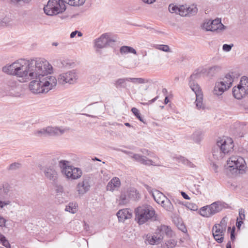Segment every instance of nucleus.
Segmentation results:
<instances>
[{"instance_id":"1","label":"nucleus","mask_w":248,"mask_h":248,"mask_svg":"<svg viewBox=\"0 0 248 248\" xmlns=\"http://www.w3.org/2000/svg\"><path fill=\"white\" fill-rule=\"evenodd\" d=\"M2 71L10 75L29 79L46 73H51L52 66L43 58L31 60L21 59L3 67Z\"/></svg>"},{"instance_id":"2","label":"nucleus","mask_w":248,"mask_h":248,"mask_svg":"<svg viewBox=\"0 0 248 248\" xmlns=\"http://www.w3.org/2000/svg\"><path fill=\"white\" fill-rule=\"evenodd\" d=\"M48 73L40 75L36 80L31 81L29 84L30 90L34 93H47L55 87L57 80L55 77L47 75Z\"/></svg>"},{"instance_id":"3","label":"nucleus","mask_w":248,"mask_h":248,"mask_svg":"<svg viewBox=\"0 0 248 248\" xmlns=\"http://www.w3.org/2000/svg\"><path fill=\"white\" fill-rule=\"evenodd\" d=\"M86 0H49L44 7V12L48 16L56 15L66 9L65 3L73 6L83 5Z\"/></svg>"},{"instance_id":"4","label":"nucleus","mask_w":248,"mask_h":248,"mask_svg":"<svg viewBox=\"0 0 248 248\" xmlns=\"http://www.w3.org/2000/svg\"><path fill=\"white\" fill-rule=\"evenodd\" d=\"M135 221L142 225L150 220H155V212L150 205L139 206L135 210Z\"/></svg>"},{"instance_id":"5","label":"nucleus","mask_w":248,"mask_h":248,"mask_svg":"<svg viewBox=\"0 0 248 248\" xmlns=\"http://www.w3.org/2000/svg\"><path fill=\"white\" fill-rule=\"evenodd\" d=\"M200 77V74L198 72L194 73L192 74L189 78V86L196 95V99L195 103L196 108L198 109H203L204 106L202 103V93L200 87L195 81L196 79L199 78Z\"/></svg>"},{"instance_id":"6","label":"nucleus","mask_w":248,"mask_h":248,"mask_svg":"<svg viewBox=\"0 0 248 248\" xmlns=\"http://www.w3.org/2000/svg\"><path fill=\"white\" fill-rule=\"evenodd\" d=\"M228 207V205L224 202L217 201L209 205L201 208L200 214L204 217H209Z\"/></svg>"},{"instance_id":"7","label":"nucleus","mask_w":248,"mask_h":248,"mask_svg":"<svg viewBox=\"0 0 248 248\" xmlns=\"http://www.w3.org/2000/svg\"><path fill=\"white\" fill-rule=\"evenodd\" d=\"M234 75L233 73H229L221 78V81L216 82L213 93L217 95H221L225 91L232 86L233 81Z\"/></svg>"},{"instance_id":"8","label":"nucleus","mask_w":248,"mask_h":248,"mask_svg":"<svg viewBox=\"0 0 248 248\" xmlns=\"http://www.w3.org/2000/svg\"><path fill=\"white\" fill-rule=\"evenodd\" d=\"M227 165L230 168V171L234 173H242L246 168V162L244 159L237 155L232 156L227 160Z\"/></svg>"},{"instance_id":"9","label":"nucleus","mask_w":248,"mask_h":248,"mask_svg":"<svg viewBox=\"0 0 248 248\" xmlns=\"http://www.w3.org/2000/svg\"><path fill=\"white\" fill-rule=\"evenodd\" d=\"M78 75L75 70H72L60 74L58 78V82L62 85L66 83L74 84L77 82Z\"/></svg>"},{"instance_id":"10","label":"nucleus","mask_w":248,"mask_h":248,"mask_svg":"<svg viewBox=\"0 0 248 248\" xmlns=\"http://www.w3.org/2000/svg\"><path fill=\"white\" fill-rule=\"evenodd\" d=\"M131 82L134 84H143L147 82L143 78H120L115 81L114 85L117 89L124 88L127 89L130 86L128 82Z\"/></svg>"},{"instance_id":"11","label":"nucleus","mask_w":248,"mask_h":248,"mask_svg":"<svg viewBox=\"0 0 248 248\" xmlns=\"http://www.w3.org/2000/svg\"><path fill=\"white\" fill-rule=\"evenodd\" d=\"M115 42V40L111 37L110 33H105L94 40V46L98 48H103L112 46Z\"/></svg>"},{"instance_id":"12","label":"nucleus","mask_w":248,"mask_h":248,"mask_svg":"<svg viewBox=\"0 0 248 248\" xmlns=\"http://www.w3.org/2000/svg\"><path fill=\"white\" fill-rule=\"evenodd\" d=\"M43 171L45 177L49 181L53 182L57 181L58 179V170L57 167L53 164L46 165Z\"/></svg>"},{"instance_id":"13","label":"nucleus","mask_w":248,"mask_h":248,"mask_svg":"<svg viewBox=\"0 0 248 248\" xmlns=\"http://www.w3.org/2000/svg\"><path fill=\"white\" fill-rule=\"evenodd\" d=\"M124 153L128 154L129 156L135 160L140 163L146 166H160L159 164L156 163L155 161H154L151 159H148L146 156L140 155L137 154H133L132 152L124 151Z\"/></svg>"},{"instance_id":"14","label":"nucleus","mask_w":248,"mask_h":248,"mask_svg":"<svg viewBox=\"0 0 248 248\" xmlns=\"http://www.w3.org/2000/svg\"><path fill=\"white\" fill-rule=\"evenodd\" d=\"M91 187L90 178L87 176H84L82 180L78 184L76 190L80 195H83L89 191Z\"/></svg>"},{"instance_id":"15","label":"nucleus","mask_w":248,"mask_h":248,"mask_svg":"<svg viewBox=\"0 0 248 248\" xmlns=\"http://www.w3.org/2000/svg\"><path fill=\"white\" fill-rule=\"evenodd\" d=\"M219 144V147L222 148L221 150L225 152L226 155H229L233 150V142L231 138H227L222 139L217 141Z\"/></svg>"},{"instance_id":"16","label":"nucleus","mask_w":248,"mask_h":248,"mask_svg":"<svg viewBox=\"0 0 248 248\" xmlns=\"http://www.w3.org/2000/svg\"><path fill=\"white\" fill-rule=\"evenodd\" d=\"M157 233L162 234L164 237V235H166L168 237L172 238L175 233L171 230V228L169 226L161 225L157 227L156 230Z\"/></svg>"},{"instance_id":"17","label":"nucleus","mask_w":248,"mask_h":248,"mask_svg":"<svg viewBox=\"0 0 248 248\" xmlns=\"http://www.w3.org/2000/svg\"><path fill=\"white\" fill-rule=\"evenodd\" d=\"M82 174L81 170L78 168H76L72 166L69 171H67L66 176L67 179L71 180H76L79 178Z\"/></svg>"},{"instance_id":"18","label":"nucleus","mask_w":248,"mask_h":248,"mask_svg":"<svg viewBox=\"0 0 248 248\" xmlns=\"http://www.w3.org/2000/svg\"><path fill=\"white\" fill-rule=\"evenodd\" d=\"M120 186L121 181L120 179L117 177H115L108 183L106 189L108 191L113 192L114 190H118Z\"/></svg>"},{"instance_id":"19","label":"nucleus","mask_w":248,"mask_h":248,"mask_svg":"<svg viewBox=\"0 0 248 248\" xmlns=\"http://www.w3.org/2000/svg\"><path fill=\"white\" fill-rule=\"evenodd\" d=\"M58 166L61 169V172L65 177L67 175V171H69L73 166L71 165L70 161L63 159L59 161Z\"/></svg>"},{"instance_id":"20","label":"nucleus","mask_w":248,"mask_h":248,"mask_svg":"<svg viewBox=\"0 0 248 248\" xmlns=\"http://www.w3.org/2000/svg\"><path fill=\"white\" fill-rule=\"evenodd\" d=\"M219 147V144H218L217 142L216 145L214 147L213 149V156L215 159L220 160L223 158L226 155L225 152H224Z\"/></svg>"},{"instance_id":"21","label":"nucleus","mask_w":248,"mask_h":248,"mask_svg":"<svg viewBox=\"0 0 248 248\" xmlns=\"http://www.w3.org/2000/svg\"><path fill=\"white\" fill-rule=\"evenodd\" d=\"M117 216L120 221L124 222L127 219L132 217V213L128 209H123L119 210L117 213Z\"/></svg>"},{"instance_id":"22","label":"nucleus","mask_w":248,"mask_h":248,"mask_svg":"<svg viewBox=\"0 0 248 248\" xmlns=\"http://www.w3.org/2000/svg\"><path fill=\"white\" fill-rule=\"evenodd\" d=\"M47 136H58L63 134L65 130L58 127L47 126Z\"/></svg>"},{"instance_id":"23","label":"nucleus","mask_w":248,"mask_h":248,"mask_svg":"<svg viewBox=\"0 0 248 248\" xmlns=\"http://www.w3.org/2000/svg\"><path fill=\"white\" fill-rule=\"evenodd\" d=\"M232 94L235 98L241 99L248 94V92L237 85V86H235L233 88Z\"/></svg>"},{"instance_id":"24","label":"nucleus","mask_w":248,"mask_h":248,"mask_svg":"<svg viewBox=\"0 0 248 248\" xmlns=\"http://www.w3.org/2000/svg\"><path fill=\"white\" fill-rule=\"evenodd\" d=\"M232 94L235 98L241 99L248 94V92L237 85V86H235L233 88Z\"/></svg>"},{"instance_id":"25","label":"nucleus","mask_w":248,"mask_h":248,"mask_svg":"<svg viewBox=\"0 0 248 248\" xmlns=\"http://www.w3.org/2000/svg\"><path fill=\"white\" fill-rule=\"evenodd\" d=\"M169 11L171 13H176L181 16L186 14L184 11L185 7L183 5L177 6L173 4H170L169 6Z\"/></svg>"},{"instance_id":"26","label":"nucleus","mask_w":248,"mask_h":248,"mask_svg":"<svg viewBox=\"0 0 248 248\" xmlns=\"http://www.w3.org/2000/svg\"><path fill=\"white\" fill-rule=\"evenodd\" d=\"M211 27V31H222L226 29V26L221 23V19L219 18L212 20Z\"/></svg>"},{"instance_id":"27","label":"nucleus","mask_w":248,"mask_h":248,"mask_svg":"<svg viewBox=\"0 0 248 248\" xmlns=\"http://www.w3.org/2000/svg\"><path fill=\"white\" fill-rule=\"evenodd\" d=\"M152 195L155 201L159 204L164 201L166 198L162 192L157 190H155L152 191Z\"/></svg>"},{"instance_id":"28","label":"nucleus","mask_w":248,"mask_h":248,"mask_svg":"<svg viewBox=\"0 0 248 248\" xmlns=\"http://www.w3.org/2000/svg\"><path fill=\"white\" fill-rule=\"evenodd\" d=\"M163 239V236L162 234H159L156 231V235L153 236H149L147 237L148 242L151 245L157 244L161 242Z\"/></svg>"},{"instance_id":"29","label":"nucleus","mask_w":248,"mask_h":248,"mask_svg":"<svg viewBox=\"0 0 248 248\" xmlns=\"http://www.w3.org/2000/svg\"><path fill=\"white\" fill-rule=\"evenodd\" d=\"M221 66L218 65L210 67L207 70V75L209 77H214L221 70Z\"/></svg>"},{"instance_id":"30","label":"nucleus","mask_w":248,"mask_h":248,"mask_svg":"<svg viewBox=\"0 0 248 248\" xmlns=\"http://www.w3.org/2000/svg\"><path fill=\"white\" fill-rule=\"evenodd\" d=\"M185 7V11L186 15L182 16H186L188 15H193L195 14L198 11V9L195 5H192L190 6L187 5H184Z\"/></svg>"},{"instance_id":"31","label":"nucleus","mask_w":248,"mask_h":248,"mask_svg":"<svg viewBox=\"0 0 248 248\" xmlns=\"http://www.w3.org/2000/svg\"><path fill=\"white\" fill-rule=\"evenodd\" d=\"M160 205L167 211L172 212L174 210L172 204L167 197L166 198V199L164 200V201Z\"/></svg>"},{"instance_id":"32","label":"nucleus","mask_w":248,"mask_h":248,"mask_svg":"<svg viewBox=\"0 0 248 248\" xmlns=\"http://www.w3.org/2000/svg\"><path fill=\"white\" fill-rule=\"evenodd\" d=\"M120 52L121 54L133 53L135 55H137V51L134 48L126 46H121L120 49Z\"/></svg>"},{"instance_id":"33","label":"nucleus","mask_w":248,"mask_h":248,"mask_svg":"<svg viewBox=\"0 0 248 248\" xmlns=\"http://www.w3.org/2000/svg\"><path fill=\"white\" fill-rule=\"evenodd\" d=\"M238 85L248 92V78L246 76L241 77L240 81Z\"/></svg>"},{"instance_id":"34","label":"nucleus","mask_w":248,"mask_h":248,"mask_svg":"<svg viewBox=\"0 0 248 248\" xmlns=\"http://www.w3.org/2000/svg\"><path fill=\"white\" fill-rule=\"evenodd\" d=\"M127 194L130 199L135 200L139 198L137 190L134 188H130L127 191Z\"/></svg>"},{"instance_id":"35","label":"nucleus","mask_w":248,"mask_h":248,"mask_svg":"<svg viewBox=\"0 0 248 248\" xmlns=\"http://www.w3.org/2000/svg\"><path fill=\"white\" fill-rule=\"evenodd\" d=\"M10 190V186L7 183H3L0 186V194L7 195Z\"/></svg>"},{"instance_id":"36","label":"nucleus","mask_w":248,"mask_h":248,"mask_svg":"<svg viewBox=\"0 0 248 248\" xmlns=\"http://www.w3.org/2000/svg\"><path fill=\"white\" fill-rule=\"evenodd\" d=\"M77 205L76 203L70 202L65 207V211L74 214L77 211Z\"/></svg>"},{"instance_id":"37","label":"nucleus","mask_w":248,"mask_h":248,"mask_svg":"<svg viewBox=\"0 0 248 248\" xmlns=\"http://www.w3.org/2000/svg\"><path fill=\"white\" fill-rule=\"evenodd\" d=\"M226 232V230H224L221 229V227H219V225H214L212 228V233L213 234H223L224 235V233Z\"/></svg>"},{"instance_id":"38","label":"nucleus","mask_w":248,"mask_h":248,"mask_svg":"<svg viewBox=\"0 0 248 248\" xmlns=\"http://www.w3.org/2000/svg\"><path fill=\"white\" fill-rule=\"evenodd\" d=\"M125 192L122 193L120 196V204H125L129 202V197Z\"/></svg>"},{"instance_id":"39","label":"nucleus","mask_w":248,"mask_h":248,"mask_svg":"<svg viewBox=\"0 0 248 248\" xmlns=\"http://www.w3.org/2000/svg\"><path fill=\"white\" fill-rule=\"evenodd\" d=\"M154 47L160 50L164 51L166 52H170V49L169 46L167 45H155Z\"/></svg>"},{"instance_id":"40","label":"nucleus","mask_w":248,"mask_h":248,"mask_svg":"<svg viewBox=\"0 0 248 248\" xmlns=\"http://www.w3.org/2000/svg\"><path fill=\"white\" fill-rule=\"evenodd\" d=\"M192 139L197 143L201 141L202 139V133L201 131H196L192 135Z\"/></svg>"},{"instance_id":"41","label":"nucleus","mask_w":248,"mask_h":248,"mask_svg":"<svg viewBox=\"0 0 248 248\" xmlns=\"http://www.w3.org/2000/svg\"><path fill=\"white\" fill-rule=\"evenodd\" d=\"M34 135L41 137V136H47V128L46 127L42 128L40 130H36L34 132Z\"/></svg>"},{"instance_id":"42","label":"nucleus","mask_w":248,"mask_h":248,"mask_svg":"<svg viewBox=\"0 0 248 248\" xmlns=\"http://www.w3.org/2000/svg\"><path fill=\"white\" fill-rule=\"evenodd\" d=\"M177 241L173 239H170L165 242L166 248H173L177 245Z\"/></svg>"},{"instance_id":"43","label":"nucleus","mask_w":248,"mask_h":248,"mask_svg":"<svg viewBox=\"0 0 248 248\" xmlns=\"http://www.w3.org/2000/svg\"><path fill=\"white\" fill-rule=\"evenodd\" d=\"M228 218L226 217H223L219 224H216V225H219V227L224 230H226Z\"/></svg>"},{"instance_id":"44","label":"nucleus","mask_w":248,"mask_h":248,"mask_svg":"<svg viewBox=\"0 0 248 248\" xmlns=\"http://www.w3.org/2000/svg\"><path fill=\"white\" fill-rule=\"evenodd\" d=\"M212 20H206L204 21V22L202 24L203 29H205L207 31H211V27Z\"/></svg>"},{"instance_id":"45","label":"nucleus","mask_w":248,"mask_h":248,"mask_svg":"<svg viewBox=\"0 0 248 248\" xmlns=\"http://www.w3.org/2000/svg\"><path fill=\"white\" fill-rule=\"evenodd\" d=\"M131 111L134 115L141 122H143L142 118L140 116V114L138 109L136 108H133L131 109Z\"/></svg>"},{"instance_id":"46","label":"nucleus","mask_w":248,"mask_h":248,"mask_svg":"<svg viewBox=\"0 0 248 248\" xmlns=\"http://www.w3.org/2000/svg\"><path fill=\"white\" fill-rule=\"evenodd\" d=\"M215 240L218 243H221L224 240V235L223 234H213Z\"/></svg>"},{"instance_id":"47","label":"nucleus","mask_w":248,"mask_h":248,"mask_svg":"<svg viewBox=\"0 0 248 248\" xmlns=\"http://www.w3.org/2000/svg\"><path fill=\"white\" fill-rule=\"evenodd\" d=\"M185 206L189 209L192 211H196L198 210V206L193 203L188 202L185 204Z\"/></svg>"},{"instance_id":"48","label":"nucleus","mask_w":248,"mask_h":248,"mask_svg":"<svg viewBox=\"0 0 248 248\" xmlns=\"http://www.w3.org/2000/svg\"><path fill=\"white\" fill-rule=\"evenodd\" d=\"M20 167V164L16 162L12 163L8 168V170H16Z\"/></svg>"},{"instance_id":"49","label":"nucleus","mask_w":248,"mask_h":248,"mask_svg":"<svg viewBox=\"0 0 248 248\" xmlns=\"http://www.w3.org/2000/svg\"><path fill=\"white\" fill-rule=\"evenodd\" d=\"M140 151L143 154H145L147 155H149L150 157H154L156 160H158V158L157 157L155 156L153 153H152L148 150H147L145 149H141Z\"/></svg>"},{"instance_id":"50","label":"nucleus","mask_w":248,"mask_h":248,"mask_svg":"<svg viewBox=\"0 0 248 248\" xmlns=\"http://www.w3.org/2000/svg\"><path fill=\"white\" fill-rule=\"evenodd\" d=\"M0 242L2 243V245L6 248H11L10 244L8 241L6 239L5 237H4V239H2Z\"/></svg>"},{"instance_id":"51","label":"nucleus","mask_w":248,"mask_h":248,"mask_svg":"<svg viewBox=\"0 0 248 248\" xmlns=\"http://www.w3.org/2000/svg\"><path fill=\"white\" fill-rule=\"evenodd\" d=\"M233 46V45H228L224 44L223 45L222 49L225 51H229L231 50L232 47Z\"/></svg>"},{"instance_id":"52","label":"nucleus","mask_w":248,"mask_h":248,"mask_svg":"<svg viewBox=\"0 0 248 248\" xmlns=\"http://www.w3.org/2000/svg\"><path fill=\"white\" fill-rule=\"evenodd\" d=\"M11 203V201H1L0 200V208H3L5 206L9 205Z\"/></svg>"},{"instance_id":"53","label":"nucleus","mask_w":248,"mask_h":248,"mask_svg":"<svg viewBox=\"0 0 248 248\" xmlns=\"http://www.w3.org/2000/svg\"><path fill=\"white\" fill-rule=\"evenodd\" d=\"M7 220L3 217L0 216V227H6V223Z\"/></svg>"},{"instance_id":"54","label":"nucleus","mask_w":248,"mask_h":248,"mask_svg":"<svg viewBox=\"0 0 248 248\" xmlns=\"http://www.w3.org/2000/svg\"><path fill=\"white\" fill-rule=\"evenodd\" d=\"M176 159L178 161V162L182 163L184 165L185 164L187 160V159L181 156L176 157Z\"/></svg>"},{"instance_id":"55","label":"nucleus","mask_w":248,"mask_h":248,"mask_svg":"<svg viewBox=\"0 0 248 248\" xmlns=\"http://www.w3.org/2000/svg\"><path fill=\"white\" fill-rule=\"evenodd\" d=\"M244 213V210L243 209H240L239 211V218L242 220L245 219V216Z\"/></svg>"},{"instance_id":"56","label":"nucleus","mask_w":248,"mask_h":248,"mask_svg":"<svg viewBox=\"0 0 248 248\" xmlns=\"http://www.w3.org/2000/svg\"><path fill=\"white\" fill-rule=\"evenodd\" d=\"M235 228L233 227L231 231V239L232 241H234L235 239Z\"/></svg>"},{"instance_id":"57","label":"nucleus","mask_w":248,"mask_h":248,"mask_svg":"<svg viewBox=\"0 0 248 248\" xmlns=\"http://www.w3.org/2000/svg\"><path fill=\"white\" fill-rule=\"evenodd\" d=\"M212 169V170L215 171V172L217 173V169H218V166L216 165L215 163H213L211 164Z\"/></svg>"},{"instance_id":"58","label":"nucleus","mask_w":248,"mask_h":248,"mask_svg":"<svg viewBox=\"0 0 248 248\" xmlns=\"http://www.w3.org/2000/svg\"><path fill=\"white\" fill-rule=\"evenodd\" d=\"M56 191L57 192H63V187L61 186V185H59V186H56Z\"/></svg>"},{"instance_id":"59","label":"nucleus","mask_w":248,"mask_h":248,"mask_svg":"<svg viewBox=\"0 0 248 248\" xmlns=\"http://www.w3.org/2000/svg\"><path fill=\"white\" fill-rule=\"evenodd\" d=\"M185 165L190 167V168H193L195 167L194 165L192 162H191L190 161L188 160L187 159L186 163H185Z\"/></svg>"},{"instance_id":"60","label":"nucleus","mask_w":248,"mask_h":248,"mask_svg":"<svg viewBox=\"0 0 248 248\" xmlns=\"http://www.w3.org/2000/svg\"><path fill=\"white\" fill-rule=\"evenodd\" d=\"M181 195L182 197L186 200H189L190 197L185 192L183 191H181Z\"/></svg>"},{"instance_id":"61","label":"nucleus","mask_w":248,"mask_h":248,"mask_svg":"<svg viewBox=\"0 0 248 248\" xmlns=\"http://www.w3.org/2000/svg\"><path fill=\"white\" fill-rule=\"evenodd\" d=\"M243 223V222L242 220L238 221V219L237 218V221L236 223V226L237 227V228L240 229V227L241 226L242 224Z\"/></svg>"},{"instance_id":"62","label":"nucleus","mask_w":248,"mask_h":248,"mask_svg":"<svg viewBox=\"0 0 248 248\" xmlns=\"http://www.w3.org/2000/svg\"><path fill=\"white\" fill-rule=\"evenodd\" d=\"M142 1L147 4H152L155 1V0H142Z\"/></svg>"},{"instance_id":"63","label":"nucleus","mask_w":248,"mask_h":248,"mask_svg":"<svg viewBox=\"0 0 248 248\" xmlns=\"http://www.w3.org/2000/svg\"><path fill=\"white\" fill-rule=\"evenodd\" d=\"M158 98V96H157L155 97L154 98H153V99L149 100L148 102V104H151L154 103L155 100H156Z\"/></svg>"},{"instance_id":"64","label":"nucleus","mask_w":248,"mask_h":248,"mask_svg":"<svg viewBox=\"0 0 248 248\" xmlns=\"http://www.w3.org/2000/svg\"><path fill=\"white\" fill-rule=\"evenodd\" d=\"M77 31H75L72 32L70 34V37L71 38H74L77 34Z\"/></svg>"}]
</instances>
